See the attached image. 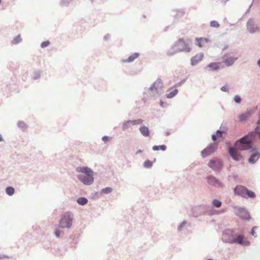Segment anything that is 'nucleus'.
I'll return each instance as SVG.
<instances>
[{"mask_svg":"<svg viewBox=\"0 0 260 260\" xmlns=\"http://www.w3.org/2000/svg\"><path fill=\"white\" fill-rule=\"evenodd\" d=\"M257 229V227H256V226H254V227L252 228V231H251V234L252 236H253L254 237H256V234L255 233V232H254V230H255V229Z\"/></svg>","mask_w":260,"mask_h":260,"instance_id":"obj_34","label":"nucleus"},{"mask_svg":"<svg viewBox=\"0 0 260 260\" xmlns=\"http://www.w3.org/2000/svg\"><path fill=\"white\" fill-rule=\"evenodd\" d=\"M8 257L6 256V255H0V259H4V258H8Z\"/></svg>","mask_w":260,"mask_h":260,"instance_id":"obj_39","label":"nucleus"},{"mask_svg":"<svg viewBox=\"0 0 260 260\" xmlns=\"http://www.w3.org/2000/svg\"><path fill=\"white\" fill-rule=\"evenodd\" d=\"M260 156V153L256 152L254 153L251 155V156L249 158V162L251 164H254L256 162L258 159L259 158Z\"/></svg>","mask_w":260,"mask_h":260,"instance_id":"obj_17","label":"nucleus"},{"mask_svg":"<svg viewBox=\"0 0 260 260\" xmlns=\"http://www.w3.org/2000/svg\"><path fill=\"white\" fill-rule=\"evenodd\" d=\"M162 83L160 80H158L156 82H155L152 86L150 87L151 89H153V88L156 89L159 86H161Z\"/></svg>","mask_w":260,"mask_h":260,"instance_id":"obj_20","label":"nucleus"},{"mask_svg":"<svg viewBox=\"0 0 260 260\" xmlns=\"http://www.w3.org/2000/svg\"><path fill=\"white\" fill-rule=\"evenodd\" d=\"M251 115V113L249 111H247L246 112L240 114L238 118L240 121H243L247 120Z\"/></svg>","mask_w":260,"mask_h":260,"instance_id":"obj_16","label":"nucleus"},{"mask_svg":"<svg viewBox=\"0 0 260 260\" xmlns=\"http://www.w3.org/2000/svg\"><path fill=\"white\" fill-rule=\"evenodd\" d=\"M62 233L61 231L58 230H56L55 231V236L57 237H59L60 236V235H61V234Z\"/></svg>","mask_w":260,"mask_h":260,"instance_id":"obj_33","label":"nucleus"},{"mask_svg":"<svg viewBox=\"0 0 260 260\" xmlns=\"http://www.w3.org/2000/svg\"><path fill=\"white\" fill-rule=\"evenodd\" d=\"M207 180L208 183L211 185L215 187L222 186V184L221 182L213 176H209L207 178Z\"/></svg>","mask_w":260,"mask_h":260,"instance_id":"obj_12","label":"nucleus"},{"mask_svg":"<svg viewBox=\"0 0 260 260\" xmlns=\"http://www.w3.org/2000/svg\"><path fill=\"white\" fill-rule=\"evenodd\" d=\"M196 44L199 47H204L210 42V40L207 38H196Z\"/></svg>","mask_w":260,"mask_h":260,"instance_id":"obj_9","label":"nucleus"},{"mask_svg":"<svg viewBox=\"0 0 260 260\" xmlns=\"http://www.w3.org/2000/svg\"><path fill=\"white\" fill-rule=\"evenodd\" d=\"M169 54L170 55H173V53H171V52L169 53Z\"/></svg>","mask_w":260,"mask_h":260,"instance_id":"obj_45","label":"nucleus"},{"mask_svg":"<svg viewBox=\"0 0 260 260\" xmlns=\"http://www.w3.org/2000/svg\"><path fill=\"white\" fill-rule=\"evenodd\" d=\"M73 215L70 212L64 213L59 223L61 228H70L72 224Z\"/></svg>","mask_w":260,"mask_h":260,"instance_id":"obj_4","label":"nucleus"},{"mask_svg":"<svg viewBox=\"0 0 260 260\" xmlns=\"http://www.w3.org/2000/svg\"><path fill=\"white\" fill-rule=\"evenodd\" d=\"M234 101L236 103H239L241 102V98L238 95H236L234 97Z\"/></svg>","mask_w":260,"mask_h":260,"instance_id":"obj_31","label":"nucleus"},{"mask_svg":"<svg viewBox=\"0 0 260 260\" xmlns=\"http://www.w3.org/2000/svg\"><path fill=\"white\" fill-rule=\"evenodd\" d=\"M210 26L213 27H218L219 26V24L216 21H212L210 22Z\"/></svg>","mask_w":260,"mask_h":260,"instance_id":"obj_29","label":"nucleus"},{"mask_svg":"<svg viewBox=\"0 0 260 260\" xmlns=\"http://www.w3.org/2000/svg\"><path fill=\"white\" fill-rule=\"evenodd\" d=\"M2 141H3V138H2V136L0 135V142H1Z\"/></svg>","mask_w":260,"mask_h":260,"instance_id":"obj_41","label":"nucleus"},{"mask_svg":"<svg viewBox=\"0 0 260 260\" xmlns=\"http://www.w3.org/2000/svg\"><path fill=\"white\" fill-rule=\"evenodd\" d=\"M208 166L214 170H219L221 168L222 163L218 159H211L209 161Z\"/></svg>","mask_w":260,"mask_h":260,"instance_id":"obj_8","label":"nucleus"},{"mask_svg":"<svg viewBox=\"0 0 260 260\" xmlns=\"http://www.w3.org/2000/svg\"><path fill=\"white\" fill-rule=\"evenodd\" d=\"M223 62L227 66L232 65L238 58V57L232 56L229 54H225L223 57Z\"/></svg>","mask_w":260,"mask_h":260,"instance_id":"obj_11","label":"nucleus"},{"mask_svg":"<svg viewBox=\"0 0 260 260\" xmlns=\"http://www.w3.org/2000/svg\"><path fill=\"white\" fill-rule=\"evenodd\" d=\"M173 49L175 52L181 51L188 52L191 50L189 45L182 39H179L177 41L174 45Z\"/></svg>","mask_w":260,"mask_h":260,"instance_id":"obj_3","label":"nucleus"},{"mask_svg":"<svg viewBox=\"0 0 260 260\" xmlns=\"http://www.w3.org/2000/svg\"><path fill=\"white\" fill-rule=\"evenodd\" d=\"M216 144H211L207 147L204 149L201 152L203 157L205 158L213 153L217 149Z\"/></svg>","mask_w":260,"mask_h":260,"instance_id":"obj_5","label":"nucleus"},{"mask_svg":"<svg viewBox=\"0 0 260 260\" xmlns=\"http://www.w3.org/2000/svg\"><path fill=\"white\" fill-rule=\"evenodd\" d=\"M223 133V132H222V131H217V132H216V136H217L216 137H217V138H220V137H222V133Z\"/></svg>","mask_w":260,"mask_h":260,"instance_id":"obj_32","label":"nucleus"},{"mask_svg":"<svg viewBox=\"0 0 260 260\" xmlns=\"http://www.w3.org/2000/svg\"><path fill=\"white\" fill-rule=\"evenodd\" d=\"M141 133L145 137L149 136V130L148 128L145 126H142L140 128Z\"/></svg>","mask_w":260,"mask_h":260,"instance_id":"obj_19","label":"nucleus"},{"mask_svg":"<svg viewBox=\"0 0 260 260\" xmlns=\"http://www.w3.org/2000/svg\"><path fill=\"white\" fill-rule=\"evenodd\" d=\"M221 90L223 91H226L227 87L226 86H223L221 88Z\"/></svg>","mask_w":260,"mask_h":260,"instance_id":"obj_38","label":"nucleus"},{"mask_svg":"<svg viewBox=\"0 0 260 260\" xmlns=\"http://www.w3.org/2000/svg\"><path fill=\"white\" fill-rule=\"evenodd\" d=\"M246 219H248L249 218V215H248V217H246Z\"/></svg>","mask_w":260,"mask_h":260,"instance_id":"obj_46","label":"nucleus"},{"mask_svg":"<svg viewBox=\"0 0 260 260\" xmlns=\"http://www.w3.org/2000/svg\"><path fill=\"white\" fill-rule=\"evenodd\" d=\"M102 140L103 141H104L105 142H108V141H109L110 140V138L108 136H104L102 138Z\"/></svg>","mask_w":260,"mask_h":260,"instance_id":"obj_35","label":"nucleus"},{"mask_svg":"<svg viewBox=\"0 0 260 260\" xmlns=\"http://www.w3.org/2000/svg\"><path fill=\"white\" fill-rule=\"evenodd\" d=\"M204 57V54L203 53H200L196 54L194 56L191 58V64L192 66H194L201 61Z\"/></svg>","mask_w":260,"mask_h":260,"instance_id":"obj_14","label":"nucleus"},{"mask_svg":"<svg viewBox=\"0 0 260 260\" xmlns=\"http://www.w3.org/2000/svg\"><path fill=\"white\" fill-rule=\"evenodd\" d=\"M255 134L253 132L249 133L244 137L241 138L236 143V148H230L229 153L232 158L235 160H240L242 157L237 149L240 150H247L251 147V143L254 141Z\"/></svg>","mask_w":260,"mask_h":260,"instance_id":"obj_1","label":"nucleus"},{"mask_svg":"<svg viewBox=\"0 0 260 260\" xmlns=\"http://www.w3.org/2000/svg\"><path fill=\"white\" fill-rule=\"evenodd\" d=\"M255 131L260 138V127H259V126L256 127V128H255Z\"/></svg>","mask_w":260,"mask_h":260,"instance_id":"obj_36","label":"nucleus"},{"mask_svg":"<svg viewBox=\"0 0 260 260\" xmlns=\"http://www.w3.org/2000/svg\"><path fill=\"white\" fill-rule=\"evenodd\" d=\"M152 149L154 151H157L159 150H161L162 151H165L166 149V146L164 145H159V146H154L153 147Z\"/></svg>","mask_w":260,"mask_h":260,"instance_id":"obj_21","label":"nucleus"},{"mask_svg":"<svg viewBox=\"0 0 260 260\" xmlns=\"http://www.w3.org/2000/svg\"><path fill=\"white\" fill-rule=\"evenodd\" d=\"M178 93V90L175 89L173 91H171L169 93H168L166 95V98H172L174 97L175 95L177 94Z\"/></svg>","mask_w":260,"mask_h":260,"instance_id":"obj_22","label":"nucleus"},{"mask_svg":"<svg viewBox=\"0 0 260 260\" xmlns=\"http://www.w3.org/2000/svg\"><path fill=\"white\" fill-rule=\"evenodd\" d=\"M231 243H237L242 245L247 246L250 244V242L246 240L245 237L241 235H236V237L234 238L232 241Z\"/></svg>","mask_w":260,"mask_h":260,"instance_id":"obj_6","label":"nucleus"},{"mask_svg":"<svg viewBox=\"0 0 260 260\" xmlns=\"http://www.w3.org/2000/svg\"><path fill=\"white\" fill-rule=\"evenodd\" d=\"M19 38H20V37L19 36H18L17 38L14 39L13 40V43L14 44H17L19 42Z\"/></svg>","mask_w":260,"mask_h":260,"instance_id":"obj_37","label":"nucleus"},{"mask_svg":"<svg viewBox=\"0 0 260 260\" xmlns=\"http://www.w3.org/2000/svg\"><path fill=\"white\" fill-rule=\"evenodd\" d=\"M112 191V189L111 187H106L102 190V192L108 194Z\"/></svg>","mask_w":260,"mask_h":260,"instance_id":"obj_28","label":"nucleus"},{"mask_svg":"<svg viewBox=\"0 0 260 260\" xmlns=\"http://www.w3.org/2000/svg\"><path fill=\"white\" fill-rule=\"evenodd\" d=\"M142 152V151L141 150H139L137 153H141Z\"/></svg>","mask_w":260,"mask_h":260,"instance_id":"obj_43","label":"nucleus"},{"mask_svg":"<svg viewBox=\"0 0 260 260\" xmlns=\"http://www.w3.org/2000/svg\"><path fill=\"white\" fill-rule=\"evenodd\" d=\"M50 44V42L49 41H46L42 42L41 43V46L42 48H45L49 46Z\"/></svg>","mask_w":260,"mask_h":260,"instance_id":"obj_30","label":"nucleus"},{"mask_svg":"<svg viewBox=\"0 0 260 260\" xmlns=\"http://www.w3.org/2000/svg\"><path fill=\"white\" fill-rule=\"evenodd\" d=\"M1 2H2V1H1V0H0V3H1Z\"/></svg>","mask_w":260,"mask_h":260,"instance_id":"obj_48","label":"nucleus"},{"mask_svg":"<svg viewBox=\"0 0 260 260\" xmlns=\"http://www.w3.org/2000/svg\"><path fill=\"white\" fill-rule=\"evenodd\" d=\"M213 205L216 207H220L221 205V203L218 200H214L213 201Z\"/></svg>","mask_w":260,"mask_h":260,"instance_id":"obj_26","label":"nucleus"},{"mask_svg":"<svg viewBox=\"0 0 260 260\" xmlns=\"http://www.w3.org/2000/svg\"><path fill=\"white\" fill-rule=\"evenodd\" d=\"M77 203L81 205H84L87 204V200L85 198H80L77 200Z\"/></svg>","mask_w":260,"mask_h":260,"instance_id":"obj_23","label":"nucleus"},{"mask_svg":"<svg viewBox=\"0 0 260 260\" xmlns=\"http://www.w3.org/2000/svg\"><path fill=\"white\" fill-rule=\"evenodd\" d=\"M143 120L141 119H138L134 120H128L124 122L122 124V129L125 130L131 127L132 126L142 123Z\"/></svg>","mask_w":260,"mask_h":260,"instance_id":"obj_7","label":"nucleus"},{"mask_svg":"<svg viewBox=\"0 0 260 260\" xmlns=\"http://www.w3.org/2000/svg\"><path fill=\"white\" fill-rule=\"evenodd\" d=\"M247 188L241 185L237 186L234 189L235 194L244 198H246Z\"/></svg>","mask_w":260,"mask_h":260,"instance_id":"obj_10","label":"nucleus"},{"mask_svg":"<svg viewBox=\"0 0 260 260\" xmlns=\"http://www.w3.org/2000/svg\"><path fill=\"white\" fill-rule=\"evenodd\" d=\"M162 105H163L162 102H160V105H161V106H162Z\"/></svg>","mask_w":260,"mask_h":260,"instance_id":"obj_44","label":"nucleus"},{"mask_svg":"<svg viewBox=\"0 0 260 260\" xmlns=\"http://www.w3.org/2000/svg\"><path fill=\"white\" fill-rule=\"evenodd\" d=\"M220 65L221 62H212L207 66V68L209 71H215L220 68Z\"/></svg>","mask_w":260,"mask_h":260,"instance_id":"obj_15","label":"nucleus"},{"mask_svg":"<svg viewBox=\"0 0 260 260\" xmlns=\"http://www.w3.org/2000/svg\"><path fill=\"white\" fill-rule=\"evenodd\" d=\"M76 171L82 173V174L78 175V178L84 184L89 185L93 181V171L87 167H78Z\"/></svg>","mask_w":260,"mask_h":260,"instance_id":"obj_2","label":"nucleus"},{"mask_svg":"<svg viewBox=\"0 0 260 260\" xmlns=\"http://www.w3.org/2000/svg\"><path fill=\"white\" fill-rule=\"evenodd\" d=\"M208 260H213V259H208Z\"/></svg>","mask_w":260,"mask_h":260,"instance_id":"obj_47","label":"nucleus"},{"mask_svg":"<svg viewBox=\"0 0 260 260\" xmlns=\"http://www.w3.org/2000/svg\"><path fill=\"white\" fill-rule=\"evenodd\" d=\"M6 193L9 196H12L14 193V189L12 187H8L6 188Z\"/></svg>","mask_w":260,"mask_h":260,"instance_id":"obj_24","label":"nucleus"},{"mask_svg":"<svg viewBox=\"0 0 260 260\" xmlns=\"http://www.w3.org/2000/svg\"><path fill=\"white\" fill-rule=\"evenodd\" d=\"M257 64L260 67V59L258 60Z\"/></svg>","mask_w":260,"mask_h":260,"instance_id":"obj_42","label":"nucleus"},{"mask_svg":"<svg viewBox=\"0 0 260 260\" xmlns=\"http://www.w3.org/2000/svg\"><path fill=\"white\" fill-rule=\"evenodd\" d=\"M247 28L251 33H254L258 29V27L255 25L254 21L252 19L249 20L247 22Z\"/></svg>","mask_w":260,"mask_h":260,"instance_id":"obj_13","label":"nucleus"},{"mask_svg":"<svg viewBox=\"0 0 260 260\" xmlns=\"http://www.w3.org/2000/svg\"><path fill=\"white\" fill-rule=\"evenodd\" d=\"M152 166V162L150 160H147L144 162V166L146 168H150Z\"/></svg>","mask_w":260,"mask_h":260,"instance_id":"obj_27","label":"nucleus"},{"mask_svg":"<svg viewBox=\"0 0 260 260\" xmlns=\"http://www.w3.org/2000/svg\"><path fill=\"white\" fill-rule=\"evenodd\" d=\"M139 56V54L138 53H135L129 56L127 59L123 60V62H130L133 61L135 59L137 58Z\"/></svg>","mask_w":260,"mask_h":260,"instance_id":"obj_18","label":"nucleus"},{"mask_svg":"<svg viewBox=\"0 0 260 260\" xmlns=\"http://www.w3.org/2000/svg\"><path fill=\"white\" fill-rule=\"evenodd\" d=\"M216 137L217 136H216V135H212V139H213V141H215L216 140V138H217Z\"/></svg>","mask_w":260,"mask_h":260,"instance_id":"obj_40","label":"nucleus"},{"mask_svg":"<svg viewBox=\"0 0 260 260\" xmlns=\"http://www.w3.org/2000/svg\"><path fill=\"white\" fill-rule=\"evenodd\" d=\"M255 193L253 191L249 190L248 189H247L246 198L249 197L251 198H253L255 197Z\"/></svg>","mask_w":260,"mask_h":260,"instance_id":"obj_25","label":"nucleus"}]
</instances>
